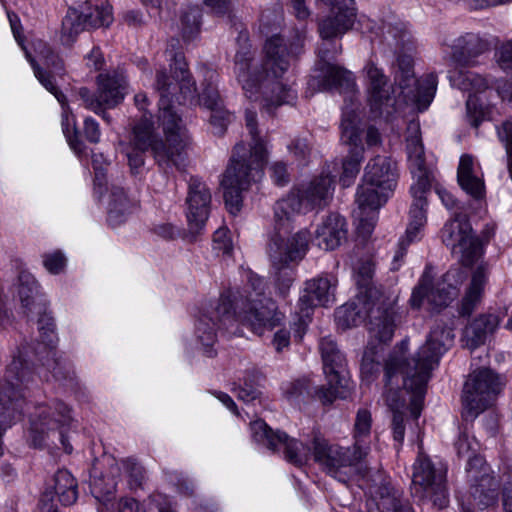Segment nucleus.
Here are the masks:
<instances>
[{"mask_svg":"<svg viewBox=\"0 0 512 512\" xmlns=\"http://www.w3.org/2000/svg\"><path fill=\"white\" fill-rule=\"evenodd\" d=\"M453 339L454 334L450 328L436 326L414 357L411 359L406 357L408 341L403 340L386 360L384 366L385 398L387 405L393 411V438L399 445L402 444L405 435L404 414L400 410L405 407V400L400 395V380L405 390L412 394L411 413L418 418L431 371L438 365L440 357L452 345Z\"/></svg>","mask_w":512,"mask_h":512,"instance_id":"obj_1","label":"nucleus"},{"mask_svg":"<svg viewBox=\"0 0 512 512\" xmlns=\"http://www.w3.org/2000/svg\"><path fill=\"white\" fill-rule=\"evenodd\" d=\"M300 52L299 44H287L279 35L267 39L262 58L255 57L250 45L242 46L235 54L234 74L245 96L254 101L261 99L268 113L293 103L297 94L285 75Z\"/></svg>","mask_w":512,"mask_h":512,"instance_id":"obj_2","label":"nucleus"},{"mask_svg":"<svg viewBox=\"0 0 512 512\" xmlns=\"http://www.w3.org/2000/svg\"><path fill=\"white\" fill-rule=\"evenodd\" d=\"M367 86V95L373 113L387 121L392 120L401 106L408 100H414L420 110L426 109L434 98L437 89V77L434 74L417 81L413 71V59L409 55L399 56L394 81L400 89L396 91L389 85V79L383 69L373 60H368L362 69Z\"/></svg>","mask_w":512,"mask_h":512,"instance_id":"obj_3","label":"nucleus"},{"mask_svg":"<svg viewBox=\"0 0 512 512\" xmlns=\"http://www.w3.org/2000/svg\"><path fill=\"white\" fill-rule=\"evenodd\" d=\"M163 74H158L154 87L160 95L159 99V125L162 127L165 141L156 140L154 128L150 118H144L135 125L131 144L134 151L128 152L130 168L135 172L144 164L143 152L151 149L155 160L160 166L174 165L178 169L184 166L187 149L191 138L182 120L170 107L167 99V88L163 82Z\"/></svg>","mask_w":512,"mask_h":512,"instance_id":"obj_4","label":"nucleus"},{"mask_svg":"<svg viewBox=\"0 0 512 512\" xmlns=\"http://www.w3.org/2000/svg\"><path fill=\"white\" fill-rule=\"evenodd\" d=\"M256 118L254 111L246 110L245 122L251 139L249 148L242 142L235 145L230 164L221 180L225 205L233 215L241 210L243 192L261 177L268 156L266 140L260 135Z\"/></svg>","mask_w":512,"mask_h":512,"instance_id":"obj_5","label":"nucleus"},{"mask_svg":"<svg viewBox=\"0 0 512 512\" xmlns=\"http://www.w3.org/2000/svg\"><path fill=\"white\" fill-rule=\"evenodd\" d=\"M406 151L409 169L414 179L410 189L413 202L409 211V223L405 235L400 240L399 250L393 258L392 269L394 270L399 268V262L406 254V247L421 239L427 221L425 195L430 190L431 177L426 166L420 125L417 121H410L407 125Z\"/></svg>","mask_w":512,"mask_h":512,"instance_id":"obj_6","label":"nucleus"},{"mask_svg":"<svg viewBox=\"0 0 512 512\" xmlns=\"http://www.w3.org/2000/svg\"><path fill=\"white\" fill-rule=\"evenodd\" d=\"M305 210L302 200L294 189L279 200L274 207V232L270 237L267 254L275 265H283L289 260H301L309 246L310 233L300 230L289 236L294 217Z\"/></svg>","mask_w":512,"mask_h":512,"instance_id":"obj_7","label":"nucleus"},{"mask_svg":"<svg viewBox=\"0 0 512 512\" xmlns=\"http://www.w3.org/2000/svg\"><path fill=\"white\" fill-rule=\"evenodd\" d=\"M374 263L371 259H361L354 267V278L359 288L360 300L369 318L368 331L380 341L392 339L394 335L395 299L386 296L372 283Z\"/></svg>","mask_w":512,"mask_h":512,"instance_id":"obj_8","label":"nucleus"},{"mask_svg":"<svg viewBox=\"0 0 512 512\" xmlns=\"http://www.w3.org/2000/svg\"><path fill=\"white\" fill-rule=\"evenodd\" d=\"M264 289V280L252 274L243 292L229 290L223 293L231 295V310L239 322L258 335L265 327L278 325L283 318L275 302L264 296Z\"/></svg>","mask_w":512,"mask_h":512,"instance_id":"obj_9","label":"nucleus"},{"mask_svg":"<svg viewBox=\"0 0 512 512\" xmlns=\"http://www.w3.org/2000/svg\"><path fill=\"white\" fill-rule=\"evenodd\" d=\"M168 55L170 57V70L173 73L172 77H168L164 70H158L156 73V77L158 74H163V82L165 83V87L167 90V99L169 101V107L181 118L178 112L172 105L171 98L176 95L177 90H179V96L177 97V101L179 103L185 104L189 102L190 104H199L203 105L209 110L216 109L217 107L222 106L221 99L219 97L218 91L214 86V82L216 80V74L213 71H207L206 76L209 80V83L198 97L196 96V87L195 82L192 80L191 75L187 69V64L185 62V58L182 53H173L172 51H168Z\"/></svg>","mask_w":512,"mask_h":512,"instance_id":"obj_10","label":"nucleus"},{"mask_svg":"<svg viewBox=\"0 0 512 512\" xmlns=\"http://www.w3.org/2000/svg\"><path fill=\"white\" fill-rule=\"evenodd\" d=\"M398 179L397 164L390 157L376 156L365 167L356 202L359 208L379 209L393 193Z\"/></svg>","mask_w":512,"mask_h":512,"instance_id":"obj_11","label":"nucleus"},{"mask_svg":"<svg viewBox=\"0 0 512 512\" xmlns=\"http://www.w3.org/2000/svg\"><path fill=\"white\" fill-rule=\"evenodd\" d=\"M478 446V442L467 432H462L455 443L458 457L467 460V476L475 485L472 492L474 500L484 509L496 503L498 483L489 475L484 459L477 454Z\"/></svg>","mask_w":512,"mask_h":512,"instance_id":"obj_12","label":"nucleus"},{"mask_svg":"<svg viewBox=\"0 0 512 512\" xmlns=\"http://www.w3.org/2000/svg\"><path fill=\"white\" fill-rule=\"evenodd\" d=\"M73 421L71 409L62 401L37 405L30 417L31 444L40 447L50 435L57 434L65 452L71 453L72 446L67 441L66 432Z\"/></svg>","mask_w":512,"mask_h":512,"instance_id":"obj_13","label":"nucleus"},{"mask_svg":"<svg viewBox=\"0 0 512 512\" xmlns=\"http://www.w3.org/2000/svg\"><path fill=\"white\" fill-rule=\"evenodd\" d=\"M18 294L21 301V305L24 313L27 316H39V330L44 345V352L46 359L40 358L43 361V366H46L49 371L53 372V376L56 377V367L58 362L55 358V352L53 351L56 336L54 333V324L50 317L45 315V304L37 299L38 295V284L34 276L29 272L22 271L19 275V288Z\"/></svg>","mask_w":512,"mask_h":512,"instance_id":"obj_14","label":"nucleus"},{"mask_svg":"<svg viewBox=\"0 0 512 512\" xmlns=\"http://www.w3.org/2000/svg\"><path fill=\"white\" fill-rule=\"evenodd\" d=\"M239 322L231 310V295L221 294L218 299L206 303L195 322V336L203 346L204 353L212 357L215 353L213 346L217 340V330L223 328L231 333L232 327Z\"/></svg>","mask_w":512,"mask_h":512,"instance_id":"obj_15","label":"nucleus"},{"mask_svg":"<svg viewBox=\"0 0 512 512\" xmlns=\"http://www.w3.org/2000/svg\"><path fill=\"white\" fill-rule=\"evenodd\" d=\"M466 278V272L460 268H453L446 272L441 280L434 283L433 277L426 270L414 288L410 299L413 308L419 309L425 302L431 309H441L457 296L458 286Z\"/></svg>","mask_w":512,"mask_h":512,"instance_id":"obj_16","label":"nucleus"},{"mask_svg":"<svg viewBox=\"0 0 512 512\" xmlns=\"http://www.w3.org/2000/svg\"><path fill=\"white\" fill-rule=\"evenodd\" d=\"M314 460L332 477L346 482L350 473L356 470L366 458L365 448L357 450L329 444L321 435H315L312 441Z\"/></svg>","mask_w":512,"mask_h":512,"instance_id":"obj_17","label":"nucleus"},{"mask_svg":"<svg viewBox=\"0 0 512 512\" xmlns=\"http://www.w3.org/2000/svg\"><path fill=\"white\" fill-rule=\"evenodd\" d=\"M96 84L95 94L82 87L78 95L87 109L109 121L105 110L116 107L124 100L128 85L126 76L118 71L100 73L96 78Z\"/></svg>","mask_w":512,"mask_h":512,"instance_id":"obj_18","label":"nucleus"},{"mask_svg":"<svg viewBox=\"0 0 512 512\" xmlns=\"http://www.w3.org/2000/svg\"><path fill=\"white\" fill-rule=\"evenodd\" d=\"M412 491L420 499H427L438 508L448 503L446 490V469L435 467L431 460L419 453L412 474Z\"/></svg>","mask_w":512,"mask_h":512,"instance_id":"obj_19","label":"nucleus"},{"mask_svg":"<svg viewBox=\"0 0 512 512\" xmlns=\"http://www.w3.org/2000/svg\"><path fill=\"white\" fill-rule=\"evenodd\" d=\"M69 9L62 20L61 42L71 45L76 37L86 29L109 26L113 21L112 7L109 4L95 6L97 18H93L87 0H65Z\"/></svg>","mask_w":512,"mask_h":512,"instance_id":"obj_20","label":"nucleus"},{"mask_svg":"<svg viewBox=\"0 0 512 512\" xmlns=\"http://www.w3.org/2000/svg\"><path fill=\"white\" fill-rule=\"evenodd\" d=\"M319 350L329 387L319 388L317 395L326 404L333 402L337 397H344V390L348 389L346 359L336 342L330 337H323L320 340Z\"/></svg>","mask_w":512,"mask_h":512,"instance_id":"obj_21","label":"nucleus"},{"mask_svg":"<svg viewBox=\"0 0 512 512\" xmlns=\"http://www.w3.org/2000/svg\"><path fill=\"white\" fill-rule=\"evenodd\" d=\"M501 386L499 377L489 369H480L470 374L462 395L466 415L475 418L492 406Z\"/></svg>","mask_w":512,"mask_h":512,"instance_id":"obj_22","label":"nucleus"},{"mask_svg":"<svg viewBox=\"0 0 512 512\" xmlns=\"http://www.w3.org/2000/svg\"><path fill=\"white\" fill-rule=\"evenodd\" d=\"M336 284L337 280L328 276H320L306 282L304 293L299 298L295 312L298 315L296 338L302 339L316 305L326 306L334 301Z\"/></svg>","mask_w":512,"mask_h":512,"instance_id":"obj_23","label":"nucleus"},{"mask_svg":"<svg viewBox=\"0 0 512 512\" xmlns=\"http://www.w3.org/2000/svg\"><path fill=\"white\" fill-rule=\"evenodd\" d=\"M252 438L255 442L276 451L284 447L285 458L288 462L302 466L311 456V448L296 439H289L285 433L274 432L264 421L256 420L250 423Z\"/></svg>","mask_w":512,"mask_h":512,"instance_id":"obj_24","label":"nucleus"},{"mask_svg":"<svg viewBox=\"0 0 512 512\" xmlns=\"http://www.w3.org/2000/svg\"><path fill=\"white\" fill-rule=\"evenodd\" d=\"M359 119L354 111L345 112L341 121V140L351 147L349 155L343 161V172L340 182L350 186L360 171L364 147L358 127Z\"/></svg>","mask_w":512,"mask_h":512,"instance_id":"obj_25","label":"nucleus"},{"mask_svg":"<svg viewBox=\"0 0 512 512\" xmlns=\"http://www.w3.org/2000/svg\"><path fill=\"white\" fill-rule=\"evenodd\" d=\"M211 192L208 186L199 178L191 177L188 185L187 221L189 226V241L195 237L205 226L210 212Z\"/></svg>","mask_w":512,"mask_h":512,"instance_id":"obj_26","label":"nucleus"},{"mask_svg":"<svg viewBox=\"0 0 512 512\" xmlns=\"http://www.w3.org/2000/svg\"><path fill=\"white\" fill-rule=\"evenodd\" d=\"M442 242L454 253L463 257L472 256L477 249L476 238L472 234V228L466 217L461 213H455L441 231Z\"/></svg>","mask_w":512,"mask_h":512,"instance_id":"obj_27","label":"nucleus"},{"mask_svg":"<svg viewBox=\"0 0 512 512\" xmlns=\"http://www.w3.org/2000/svg\"><path fill=\"white\" fill-rule=\"evenodd\" d=\"M54 485L51 490H45L39 500V512H58L53 496L56 494L59 501L65 505H72L78 497L77 482L67 470H59L53 478Z\"/></svg>","mask_w":512,"mask_h":512,"instance_id":"obj_28","label":"nucleus"},{"mask_svg":"<svg viewBox=\"0 0 512 512\" xmlns=\"http://www.w3.org/2000/svg\"><path fill=\"white\" fill-rule=\"evenodd\" d=\"M26 57L31 63L36 78L39 82L49 91L51 92L56 99L62 104L63 107V116H62V127L63 132L68 140L70 147L77 153L80 154L84 150V144L78 139L77 130H76V122L74 117L69 115L68 109L65 107V96L57 89L56 85L53 83V80L50 74L42 71L37 61L31 57V55L26 52Z\"/></svg>","mask_w":512,"mask_h":512,"instance_id":"obj_29","label":"nucleus"},{"mask_svg":"<svg viewBox=\"0 0 512 512\" xmlns=\"http://www.w3.org/2000/svg\"><path fill=\"white\" fill-rule=\"evenodd\" d=\"M366 488L380 512H412L408 504L402 503L399 493L384 481L380 473L372 480H367Z\"/></svg>","mask_w":512,"mask_h":512,"instance_id":"obj_30","label":"nucleus"},{"mask_svg":"<svg viewBox=\"0 0 512 512\" xmlns=\"http://www.w3.org/2000/svg\"><path fill=\"white\" fill-rule=\"evenodd\" d=\"M305 209L321 207L332 196L333 179L330 175H320L294 189Z\"/></svg>","mask_w":512,"mask_h":512,"instance_id":"obj_31","label":"nucleus"},{"mask_svg":"<svg viewBox=\"0 0 512 512\" xmlns=\"http://www.w3.org/2000/svg\"><path fill=\"white\" fill-rule=\"evenodd\" d=\"M317 245L326 251L338 248L347 238V223L338 214H329L317 227Z\"/></svg>","mask_w":512,"mask_h":512,"instance_id":"obj_32","label":"nucleus"},{"mask_svg":"<svg viewBox=\"0 0 512 512\" xmlns=\"http://www.w3.org/2000/svg\"><path fill=\"white\" fill-rule=\"evenodd\" d=\"M502 318L496 313L481 314L468 324L463 331V341L469 349L484 344L487 337L498 328Z\"/></svg>","mask_w":512,"mask_h":512,"instance_id":"obj_33","label":"nucleus"},{"mask_svg":"<svg viewBox=\"0 0 512 512\" xmlns=\"http://www.w3.org/2000/svg\"><path fill=\"white\" fill-rule=\"evenodd\" d=\"M457 179L461 188L470 196L479 199L484 195V182L474 172V162L470 155H462L460 158Z\"/></svg>","mask_w":512,"mask_h":512,"instance_id":"obj_34","label":"nucleus"},{"mask_svg":"<svg viewBox=\"0 0 512 512\" xmlns=\"http://www.w3.org/2000/svg\"><path fill=\"white\" fill-rule=\"evenodd\" d=\"M487 277L488 269L485 265H479L473 271L471 282L460 307L462 316H469L480 303Z\"/></svg>","mask_w":512,"mask_h":512,"instance_id":"obj_35","label":"nucleus"},{"mask_svg":"<svg viewBox=\"0 0 512 512\" xmlns=\"http://www.w3.org/2000/svg\"><path fill=\"white\" fill-rule=\"evenodd\" d=\"M131 209V201L124 189L120 186L112 185L107 201L109 224L113 227L122 224L126 220L127 215L130 214Z\"/></svg>","mask_w":512,"mask_h":512,"instance_id":"obj_36","label":"nucleus"},{"mask_svg":"<svg viewBox=\"0 0 512 512\" xmlns=\"http://www.w3.org/2000/svg\"><path fill=\"white\" fill-rule=\"evenodd\" d=\"M370 342L368 346L366 347L363 358L361 361V376L363 379L370 381L376 376L380 371V358H381V351L382 346H375L374 341H378L379 344H385L389 342L387 341H380L379 339L372 337L370 335Z\"/></svg>","mask_w":512,"mask_h":512,"instance_id":"obj_37","label":"nucleus"},{"mask_svg":"<svg viewBox=\"0 0 512 512\" xmlns=\"http://www.w3.org/2000/svg\"><path fill=\"white\" fill-rule=\"evenodd\" d=\"M448 77L451 85L462 91L478 93L484 91L488 86L485 78L471 71H450Z\"/></svg>","mask_w":512,"mask_h":512,"instance_id":"obj_38","label":"nucleus"},{"mask_svg":"<svg viewBox=\"0 0 512 512\" xmlns=\"http://www.w3.org/2000/svg\"><path fill=\"white\" fill-rule=\"evenodd\" d=\"M371 414L366 409H360L357 412L355 425H354V448L363 450L365 448L366 456L370 452V430H371Z\"/></svg>","mask_w":512,"mask_h":512,"instance_id":"obj_39","label":"nucleus"},{"mask_svg":"<svg viewBox=\"0 0 512 512\" xmlns=\"http://www.w3.org/2000/svg\"><path fill=\"white\" fill-rule=\"evenodd\" d=\"M409 41V31L402 22L388 23L383 27V42L397 52Z\"/></svg>","mask_w":512,"mask_h":512,"instance_id":"obj_40","label":"nucleus"},{"mask_svg":"<svg viewBox=\"0 0 512 512\" xmlns=\"http://www.w3.org/2000/svg\"><path fill=\"white\" fill-rule=\"evenodd\" d=\"M260 376L255 372H247L242 382L233 389L236 397L243 402H252L259 398L261 392L259 390Z\"/></svg>","mask_w":512,"mask_h":512,"instance_id":"obj_41","label":"nucleus"},{"mask_svg":"<svg viewBox=\"0 0 512 512\" xmlns=\"http://www.w3.org/2000/svg\"><path fill=\"white\" fill-rule=\"evenodd\" d=\"M452 48L455 55L471 57L482 53L486 49V44L477 35L466 34L457 38Z\"/></svg>","mask_w":512,"mask_h":512,"instance_id":"obj_42","label":"nucleus"},{"mask_svg":"<svg viewBox=\"0 0 512 512\" xmlns=\"http://www.w3.org/2000/svg\"><path fill=\"white\" fill-rule=\"evenodd\" d=\"M299 260H289L283 265H275L272 261V266L276 270L275 273V288L277 294L285 298L294 282V272L289 267V264L292 262H298Z\"/></svg>","mask_w":512,"mask_h":512,"instance_id":"obj_43","label":"nucleus"},{"mask_svg":"<svg viewBox=\"0 0 512 512\" xmlns=\"http://www.w3.org/2000/svg\"><path fill=\"white\" fill-rule=\"evenodd\" d=\"M201 11L198 7L185 10L181 16L182 33L186 39H192L200 28Z\"/></svg>","mask_w":512,"mask_h":512,"instance_id":"obj_44","label":"nucleus"},{"mask_svg":"<svg viewBox=\"0 0 512 512\" xmlns=\"http://www.w3.org/2000/svg\"><path fill=\"white\" fill-rule=\"evenodd\" d=\"M335 318L337 325L342 329L356 326L361 320L360 312L354 303L345 304L336 310Z\"/></svg>","mask_w":512,"mask_h":512,"instance_id":"obj_45","label":"nucleus"},{"mask_svg":"<svg viewBox=\"0 0 512 512\" xmlns=\"http://www.w3.org/2000/svg\"><path fill=\"white\" fill-rule=\"evenodd\" d=\"M36 56L40 62L47 67H54L55 69H61V61L59 57L54 54L51 48L42 41H37L34 44Z\"/></svg>","mask_w":512,"mask_h":512,"instance_id":"obj_46","label":"nucleus"},{"mask_svg":"<svg viewBox=\"0 0 512 512\" xmlns=\"http://www.w3.org/2000/svg\"><path fill=\"white\" fill-rule=\"evenodd\" d=\"M123 468L128 477L130 489L140 488L144 481L143 468L137 462L130 459L123 461Z\"/></svg>","mask_w":512,"mask_h":512,"instance_id":"obj_47","label":"nucleus"},{"mask_svg":"<svg viewBox=\"0 0 512 512\" xmlns=\"http://www.w3.org/2000/svg\"><path fill=\"white\" fill-rule=\"evenodd\" d=\"M232 115L222 106L211 110L210 122L215 134H223L227 125L231 122Z\"/></svg>","mask_w":512,"mask_h":512,"instance_id":"obj_48","label":"nucleus"},{"mask_svg":"<svg viewBox=\"0 0 512 512\" xmlns=\"http://www.w3.org/2000/svg\"><path fill=\"white\" fill-rule=\"evenodd\" d=\"M106 161L102 154H93L92 165L94 168L95 179H94V191L96 194L102 195L103 187L106 184V177L104 173L103 164Z\"/></svg>","mask_w":512,"mask_h":512,"instance_id":"obj_49","label":"nucleus"},{"mask_svg":"<svg viewBox=\"0 0 512 512\" xmlns=\"http://www.w3.org/2000/svg\"><path fill=\"white\" fill-rule=\"evenodd\" d=\"M43 265L51 274H59L66 266V258L60 251L43 255Z\"/></svg>","mask_w":512,"mask_h":512,"instance_id":"obj_50","label":"nucleus"},{"mask_svg":"<svg viewBox=\"0 0 512 512\" xmlns=\"http://www.w3.org/2000/svg\"><path fill=\"white\" fill-rule=\"evenodd\" d=\"M213 249L217 253L229 255L233 249L232 241L228 235V230L219 228L215 231L213 237Z\"/></svg>","mask_w":512,"mask_h":512,"instance_id":"obj_51","label":"nucleus"},{"mask_svg":"<svg viewBox=\"0 0 512 512\" xmlns=\"http://www.w3.org/2000/svg\"><path fill=\"white\" fill-rule=\"evenodd\" d=\"M365 209L366 208H360L361 216L359 219V223L357 224V232L363 238H368L375 228L377 222V213L375 212L376 210H372L373 212L371 215L363 217Z\"/></svg>","mask_w":512,"mask_h":512,"instance_id":"obj_52","label":"nucleus"},{"mask_svg":"<svg viewBox=\"0 0 512 512\" xmlns=\"http://www.w3.org/2000/svg\"><path fill=\"white\" fill-rule=\"evenodd\" d=\"M288 150L299 161L304 160L310 151L307 140L300 137L292 140L288 145Z\"/></svg>","mask_w":512,"mask_h":512,"instance_id":"obj_53","label":"nucleus"},{"mask_svg":"<svg viewBox=\"0 0 512 512\" xmlns=\"http://www.w3.org/2000/svg\"><path fill=\"white\" fill-rule=\"evenodd\" d=\"M466 107L467 117L469 119L470 124L474 127H478L482 120L483 112L481 109H478L476 98L473 97L472 95H469L466 101Z\"/></svg>","mask_w":512,"mask_h":512,"instance_id":"obj_54","label":"nucleus"},{"mask_svg":"<svg viewBox=\"0 0 512 512\" xmlns=\"http://www.w3.org/2000/svg\"><path fill=\"white\" fill-rule=\"evenodd\" d=\"M148 512H174L166 498L161 494H154L149 497L147 503Z\"/></svg>","mask_w":512,"mask_h":512,"instance_id":"obj_55","label":"nucleus"},{"mask_svg":"<svg viewBox=\"0 0 512 512\" xmlns=\"http://www.w3.org/2000/svg\"><path fill=\"white\" fill-rule=\"evenodd\" d=\"M260 28L262 32L269 33L272 28H278L282 21V15L280 12L274 13H263L261 16Z\"/></svg>","mask_w":512,"mask_h":512,"instance_id":"obj_56","label":"nucleus"},{"mask_svg":"<svg viewBox=\"0 0 512 512\" xmlns=\"http://www.w3.org/2000/svg\"><path fill=\"white\" fill-rule=\"evenodd\" d=\"M270 171L271 177L277 185L283 186L289 182L287 167L283 162L273 163L270 167Z\"/></svg>","mask_w":512,"mask_h":512,"instance_id":"obj_57","label":"nucleus"},{"mask_svg":"<svg viewBox=\"0 0 512 512\" xmlns=\"http://www.w3.org/2000/svg\"><path fill=\"white\" fill-rule=\"evenodd\" d=\"M498 61L504 71L512 73V40L501 46Z\"/></svg>","mask_w":512,"mask_h":512,"instance_id":"obj_58","label":"nucleus"},{"mask_svg":"<svg viewBox=\"0 0 512 512\" xmlns=\"http://www.w3.org/2000/svg\"><path fill=\"white\" fill-rule=\"evenodd\" d=\"M84 134L88 141L98 143L100 140V129L98 123L91 117L84 121Z\"/></svg>","mask_w":512,"mask_h":512,"instance_id":"obj_59","label":"nucleus"},{"mask_svg":"<svg viewBox=\"0 0 512 512\" xmlns=\"http://www.w3.org/2000/svg\"><path fill=\"white\" fill-rule=\"evenodd\" d=\"M87 67L97 71L104 65V57L99 48L94 47L89 54L85 56Z\"/></svg>","mask_w":512,"mask_h":512,"instance_id":"obj_60","label":"nucleus"},{"mask_svg":"<svg viewBox=\"0 0 512 512\" xmlns=\"http://www.w3.org/2000/svg\"><path fill=\"white\" fill-rule=\"evenodd\" d=\"M290 343V333L285 329L278 330L273 338V345L277 351H281L282 349L289 346Z\"/></svg>","mask_w":512,"mask_h":512,"instance_id":"obj_61","label":"nucleus"},{"mask_svg":"<svg viewBox=\"0 0 512 512\" xmlns=\"http://www.w3.org/2000/svg\"><path fill=\"white\" fill-rule=\"evenodd\" d=\"M114 491L115 483L110 484L105 490L101 488L99 481H95L93 484V492L96 494L97 499L109 501L112 498Z\"/></svg>","mask_w":512,"mask_h":512,"instance_id":"obj_62","label":"nucleus"},{"mask_svg":"<svg viewBox=\"0 0 512 512\" xmlns=\"http://www.w3.org/2000/svg\"><path fill=\"white\" fill-rule=\"evenodd\" d=\"M156 233L165 239H174L179 235V230L172 224H163L156 228Z\"/></svg>","mask_w":512,"mask_h":512,"instance_id":"obj_63","label":"nucleus"},{"mask_svg":"<svg viewBox=\"0 0 512 512\" xmlns=\"http://www.w3.org/2000/svg\"><path fill=\"white\" fill-rule=\"evenodd\" d=\"M119 512H139V505L133 498H123L118 505Z\"/></svg>","mask_w":512,"mask_h":512,"instance_id":"obj_64","label":"nucleus"}]
</instances>
